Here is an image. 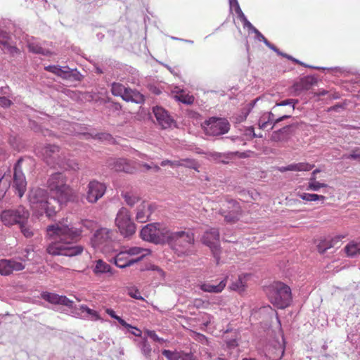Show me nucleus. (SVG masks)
<instances>
[{
    "label": "nucleus",
    "mask_w": 360,
    "mask_h": 360,
    "mask_svg": "<svg viewBox=\"0 0 360 360\" xmlns=\"http://www.w3.org/2000/svg\"><path fill=\"white\" fill-rule=\"evenodd\" d=\"M194 242V234L191 231H165V243L168 244L179 257L193 255Z\"/></svg>",
    "instance_id": "4"
},
{
    "label": "nucleus",
    "mask_w": 360,
    "mask_h": 360,
    "mask_svg": "<svg viewBox=\"0 0 360 360\" xmlns=\"http://www.w3.org/2000/svg\"><path fill=\"white\" fill-rule=\"evenodd\" d=\"M240 338V335L236 330L233 331L232 330H229L226 328V349H235V355L237 356L238 354V349L237 348L238 343V340Z\"/></svg>",
    "instance_id": "26"
},
{
    "label": "nucleus",
    "mask_w": 360,
    "mask_h": 360,
    "mask_svg": "<svg viewBox=\"0 0 360 360\" xmlns=\"http://www.w3.org/2000/svg\"><path fill=\"white\" fill-rule=\"evenodd\" d=\"M226 208H233L229 214H226V222H235L237 221L239 219L240 212V207L238 203L233 200H226Z\"/></svg>",
    "instance_id": "25"
},
{
    "label": "nucleus",
    "mask_w": 360,
    "mask_h": 360,
    "mask_svg": "<svg viewBox=\"0 0 360 360\" xmlns=\"http://www.w3.org/2000/svg\"><path fill=\"white\" fill-rule=\"evenodd\" d=\"M79 309L82 312H86L88 314L95 318V319H98L99 318V316L96 311L91 309L86 305H81Z\"/></svg>",
    "instance_id": "47"
},
{
    "label": "nucleus",
    "mask_w": 360,
    "mask_h": 360,
    "mask_svg": "<svg viewBox=\"0 0 360 360\" xmlns=\"http://www.w3.org/2000/svg\"><path fill=\"white\" fill-rule=\"evenodd\" d=\"M44 160L48 165L51 167L58 166L63 169H79L77 164L73 160L68 159L64 151L56 145L49 144L42 149Z\"/></svg>",
    "instance_id": "5"
},
{
    "label": "nucleus",
    "mask_w": 360,
    "mask_h": 360,
    "mask_svg": "<svg viewBox=\"0 0 360 360\" xmlns=\"http://www.w3.org/2000/svg\"><path fill=\"white\" fill-rule=\"evenodd\" d=\"M12 104V101L6 97H0V106L8 108Z\"/></svg>",
    "instance_id": "56"
},
{
    "label": "nucleus",
    "mask_w": 360,
    "mask_h": 360,
    "mask_svg": "<svg viewBox=\"0 0 360 360\" xmlns=\"http://www.w3.org/2000/svg\"><path fill=\"white\" fill-rule=\"evenodd\" d=\"M297 103L298 100L293 98L276 103L272 108L273 112H265L260 117L258 122L259 129H265L271 125L270 129H272L280 122L291 117Z\"/></svg>",
    "instance_id": "3"
},
{
    "label": "nucleus",
    "mask_w": 360,
    "mask_h": 360,
    "mask_svg": "<svg viewBox=\"0 0 360 360\" xmlns=\"http://www.w3.org/2000/svg\"><path fill=\"white\" fill-rule=\"evenodd\" d=\"M179 161V165L178 166H184L188 168H192L194 169H197L198 168V163L194 160L191 159H182Z\"/></svg>",
    "instance_id": "45"
},
{
    "label": "nucleus",
    "mask_w": 360,
    "mask_h": 360,
    "mask_svg": "<svg viewBox=\"0 0 360 360\" xmlns=\"http://www.w3.org/2000/svg\"><path fill=\"white\" fill-rule=\"evenodd\" d=\"M298 196L303 200L306 201H316L321 200L322 202L326 200V197L322 195L314 194V193H298Z\"/></svg>",
    "instance_id": "38"
},
{
    "label": "nucleus",
    "mask_w": 360,
    "mask_h": 360,
    "mask_svg": "<svg viewBox=\"0 0 360 360\" xmlns=\"http://www.w3.org/2000/svg\"><path fill=\"white\" fill-rule=\"evenodd\" d=\"M314 165H310L307 162L292 163L287 166L279 167L278 170L281 172H285L287 171H310L314 167Z\"/></svg>",
    "instance_id": "27"
},
{
    "label": "nucleus",
    "mask_w": 360,
    "mask_h": 360,
    "mask_svg": "<svg viewBox=\"0 0 360 360\" xmlns=\"http://www.w3.org/2000/svg\"><path fill=\"white\" fill-rule=\"evenodd\" d=\"M117 321H118V323L122 325V326H124V328H126L127 329H128L129 328H132V326H131L130 324L127 323L123 319H122L120 316H119L117 319Z\"/></svg>",
    "instance_id": "63"
},
{
    "label": "nucleus",
    "mask_w": 360,
    "mask_h": 360,
    "mask_svg": "<svg viewBox=\"0 0 360 360\" xmlns=\"http://www.w3.org/2000/svg\"><path fill=\"white\" fill-rule=\"evenodd\" d=\"M129 295L136 300H143V297L140 295V292L137 289H131L129 290Z\"/></svg>",
    "instance_id": "53"
},
{
    "label": "nucleus",
    "mask_w": 360,
    "mask_h": 360,
    "mask_svg": "<svg viewBox=\"0 0 360 360\" xmlns=\"http://www.w3.org/2000/svg\"><path fill=\"white\" fill-rule=\"evenodd\" d=\"M128 330L135 336H141V331L139 328L134 326H132V328H129Z\"/></svg>",
    "instance_id": "60"
},
{
    "label": "nucleus",
    "mask_w": 360,
    "mask_h": 360,
    "mask_svg": "<svg viewBox=\"0 0 360 360\" xmlns=\"http://www.w3.org/2000/svg\"><path fill=\"white\" fill-rule=\"evenodd\" d=\"M110 231L105 228L98 229L91 239L93 246L99 248L102 245H107L111 240Z\"/></svg>",
    "instance_id": "22"
},
{
    "label": "nucleus",
    "mask_w": 360,
    "mask_h": 360,
    "mask_svg": "<svg viewBox=\"0 0 360 360\" xmlns=\"http://www.w3.org/2000/svg\"><path fill=\"white\" fill-rule=\"evenodd\" d=\"M92 271L96 275L99 276L105 273H111V266L103 262L102 259L96 261L95 265L92 266Z\"/></svg>",
    "instance_id": "32"
},
{
    "label": "nucleus",
    "mask_w": 360,
    "mask_h": 360,
    "mask_svg": "<svg viewBox=\"0 0 360 360\" xmlns=\"http://www.w3.org/2000/svg\"><path fill=\"white\" fill-rule=\"evenodd\" d=\"M115 224L124 237H129L136 231V226L131 221L128 210L125 207H122L119 210L115 219Z\"/></svg>",
    "instance_id": "9"
},
{
    "label": "nucleus",
    "mask_w": 360,
    "mask_h": 360,
    "mask_svg": "<svg viewBox=\"0 0 360 360\" xmlns=\"http://www.w3.org/2000/svg\"><path fill=\"white\" fill-rule=\"evenodd\" d=\"M285 352V349L283 346L279 345L278 347L276 349V354L274 356H271L270 358L272 360H279L282 358Z\"/></svg>",
    "instance_id": "50"
},
{
    "label": "nucleus",
    "mask_w": 360,
    "mask_h": 360,
    "mask_svg": "<svg viewBox=\"0 0 360 360\" xmlns=\"http://www.w3.org/2000/svg\"><path fill=\"white\" fill-rule=\"evenodd\" d=\"M28 200L37 215L42 216L45 214L49 219L54 217L62 206L56 197H49L47 192L40 188H32L29 192Z\"/></svg>",
    "instance_id": "2"
},
{
    "label": "nucleus",
    "mask_w": 360,
    "mask_h": 360,
    "mask_svg": "<svg viewBox=\"0 0 360 360\" xmlns=\"http://www.w3.org/2000/svg\"><path fill=\"white\" fill-rule=\"evenodd\" d=\"M67 178L63 172H56L50 175L46 184L58 202L62 205L72 198V189L67 184Z\"/></svg>",
    "instance_id": "6"
},
{
    "label": "nucleus",
    "mask_w": 360,
    "mask_h": 360,
    "mask_svg": "<svg viewBox=\"0 0 360 360\" xmlns=\"http://www.w3.org/2000/svg\"><path fill=\"white\" fill-rule=\"evenodd\" d=\"M46 231L56 240L46 248V252L49 255L74 257L83 252L84 248L82 245H72L81 236L82 231L74 227L68 219L48 226Z\"/></svg>",
    "instance_id": "1"
},
{
    "label": "nucleus",
    "mask_w": 360,
    "mask_h": 360,
    "mask_svg": "<svg viewBox=\"0 0 360 360\" xmlns=\"http://www.w3.org/2000/svg\"><path fill=\"white\" fill-rule=\"evenodd\" d=\"M179 165V161H171L169 160H165L161 162L160 165L165 167L166 165H170L172 167H176Z\"/></svg>",
    "instance_id": "57"
},
{
    "label": "nucleus",
    "mask_w": 360,
    "mask_h": 360,
    "mask_svg": "<svg viewBox=\"0 0 360 360\" xmlns=\"http://www.w3.org/2000/svg\"><path fill=\"white\" fill-rule=\"evenodd\" d=\"M347 158L352 160H358L360 161V149L354 150L352 153H350Z\"/></svg>",
    "instance_id": "55"
},
{
    "label": "nucleus",
    "mask_w": 360,
    "mask_h": 360,
    "mask_svg": "<svg viewBox=\"0 0 360 360\" xmlns=\"http://www.w3.org/2000/svg\"><path fill=\"white\" fill-rule=\"evenodd\" d=\"M106 191V186L96 180L91 181L87 186L86 193L83 195L88 202L96 203L101 198Z\"/></svg>",
    "instance_id": "14"
},
{
    "label": "nucleus",
    "mask_w": 360,
    "mask_h": 360,
    "mask_svg": "<svg viewBox=\"0 0 360 360\" xmlns=\"http://www.w3.org/2000/svg\"><path fill=\"white\" fill-rule=\"evenodd\" d=\"M82 224L88 230H92L96 226V222L93 220L84 219L82 221Z\"/></svg>",
    "instance_id": "48"
},
{
    "label": "nucleus",
    "mask_w": 360,
    "mask_h": 360,
    "mask_svg": "<svg viewBox=\"0 0 360 360\" xmlns=\"http://www.w3.org/2000/svg\"><path fill=\"white\" fill-rule=\"evenodd\" d=\"M25 268V264L13 259H0V274L1 276H9L13 271H22Z\"/></svg>",
    "instance_id": "17"
},
{
    "label": "nucleus",
    "mask_w": 360,
    "mask_h": 360,
    "mask_svg": "<svg viewBox=\"0 0 360 360\" xmlns=\"http://www.w3.org/2000/svg\"><path fill=\"white\" fill-rule=\"evenodd\" d=\"M328 185L326 184L320 183L316 180L309 181L307 190V191H319L321 188H326Z\"/></svg>",
    "instance_id": "43"
},
{
    "label": "nucleus",
    "mask_w": 360,
    "mask_h": 360,
    "mask_svg": "<svg viewBox=\"0 0 360 360\" xmlns=\"http://www.w3.org/2000/svg\"><path fill=\"white\" fill-rule=\"evenodd\" d=\"M145 250H143L139 247H133L129 248L126 252H127V254H129V257H131V256L139 255L140 253Z\"/></svg>",
    "instance_id": "51"
},
{
    "label": "nucleus",
    "mask_w": 360,
    "mask_h": 360,
    "mask_svg": "<svg viewBox=\"0 0 360 360\" xmlns=\"http://www.w3.org/2000/svg\"><path fill=\"white\" fill-rule=\"evenodd\" d=\"M144 256L145 255L143 254L136 258H132L129 257L127 252L122 251L117 254L114 257V263L117 267L123 269L140 262Z\"/></svg>",
    "instance_id": "21"
},
{
    "label": "nucleus",
    "mask_w": 360,
    "mask_h": 360,
    "mask_svg": "<svg viewBox=\"0 0 360 360\" xmlns=\"http://www.w3.org/2000/svg\"><path fill=\"white\" fill-rule=\"evenodd\" d=\"M229 3L230 12L232 13L233 11H235L238 17L241 15V13H243L240 7L238 0H229Z\"/></svg>",
    "instance_id": "44"
},
{
    "label": "nucleus",
    "mask_w": 360,
    "mask_h": 360,
    "mask_svg": "<svg viewBox=\"0 0 360 360\" xmlns=\"http://www.w3.org/2000/svg\"><path fill=\"white\" fill-rule=\"evenodd\" d=\"M245 134L250 136L252 138H255L257 136V134L255 133L254 127H250L245 129Z\"/></svg>",
    "instance_id": "61"
},
{
    "label": "nucleus",
    "mask_w": 360,
    "mask_h": 360,
    "mask_svg": "<svg viewBox=\"0 0 360 360\" xmlns=\"http://www.w3.org/2000/svg\"><path fill=\"white\" fill-rule=\"evenodd\" d=\"M250 277L249 274L240 275L238 277L229 285V290L231 291H236L238 293H242L245 290L247 287V282Z\"/></svg>",
    "instance_id": "23"
},
{
    "label": "nucleus",
    "mask_w": 360,
    "mask_h": 360,
    "mask_svg": "<svg viewBox=\"0 0 360 360\" xmlns=\"http://www.w3.org/2000/svg\"><path fill=\"white\" fill-rule=\"evenodd\" d=\"M225 288V282L224 281H221L218 285H212L210 283H202L200 285V289L204 292H212V293H219L221 292L224 288Z\"/></svg>",
    "instance_id": "33"
},
{
    "label": "nucleus",
    "mask_w": 360,
    "mask_h": 360,
    "mask_svg": "<svg viewBox=\"0 0 360 360\" xmlns=\"http://www.w3.org/2000/svg\"><path fill=\"white\" fill-rule=\"evenodd\" d=\"M106 313L112 319L117 320V319L119 317V316H117L115 311L112 309H106Z\"/></svg>",
    "instance_id": "64"
},
{
    "label": "nucleus",
    "mask_w": 360,
    "mask_h": 360,
    "mask_svg": "<svg viewBox=\"0 0 360 360\" xmlns=\"http://www.w3.org/2000/svg\"><path fill=\"white\" fill-rule=\"evenodd\" d=\"M146 334L148 337H150L154 341L159 340V337L157 335V334L155 333V332L154 330H146Z\"/></svg>",
    "instance_id": "62"
},
{
    "label": "nucleus",
    "mask_w": 360,
    "mask_h": 360,
    "mask_svg": "<svg viewBox=\"0 0 360 360\" xmlns=\"http://www.w3.org/2000/svg\"><path fill=\"white\" fill-rule=\"evenodd\" d=\"M266 294L271 303L279 309L286 308L292 301L290 287L282 282H275L269 285Z\"/></svg>",
    "instance_id": "7"
},
{
    "label": "nucleus",
    "mask_w": 360,
    "mask_h": 360,
    "mask_svg": "<svg viewBox=\"0 0 360 360\" xmlns=\"http://www.w3.org/2000/svg\"><path fill=\"white\" fill-rule=\"evenodd\" d=\"M11 39L10 34L0 27V49L4 53L14 56L19 53V49L10 43Z\"/></svg>",
    "instance_id": "20"
},
{
    "label": "nucleus",
    "mask_w": 360,
    "mask_h": 360,
    "mask_svg": "<svg viewBox=\"0 0 360 360\" xmlns=\"http://www.w3.org/2000/svg\"><path fill=\"white\" fill-rule=\"evenodd\" d=\"M259 100V98L255 99L254 101H251L250 103H248V111L247 112L245 113V119L246 118V117L248 116V115L250 112L251 110L254 108L255 105L256 104V103Z\"/></svg>",
    "instance_id": "59"
},
{
    "label": "nucleus",
    "mask_w": 360,
    "mask_h": 360,
    "mask_svg": "<svg viewBox=\"0 0 360 360\" xmlns=\"http://www.w3.org/2000/svg\"><path fill=\"white\" fill-rule=\"evenodd\" d=\"M153 112L156 118L157 124L163 129L170 128L174 124V119L168 112L160 106L153 108Z\"/></svg>",
    "instance_id": "16"
},
{
    "label": "nucleus",
    "mask_w": 360,
    "mask_h": 360,
    "mask_svg": "<svg viewBox=\"0 0 360 360\" xmlns=\"http://www.w3.org/2000/svg\"><path fill=\"white\" fill-rule=\"evenodd\" d=\"M11 186V171L8 169L3 175H0V200L4 197Z\"/></svg>",
    "instance_id": "28"
},
{
    "label": "nucleus",
    "mask_w": 360,
    "mask_h": 360,
    "mask_svg": "<svg viewBox=\"0 0 360 360\" xmlns=\"http://www.w3.org/2000/svg\"><path fill=\"white\" fill-rule=\"evenodd\" d=\"M340 239V237H338L331 240H321L318 245H317V250L321 254H323L326 252V251L333 247H334L338 243H339V240Z\"/></svg>",
    "instance_id": "34"
},
{
    "label": "nucleus",
    "mask_w": 360,
    "mask_h": 360,
    "mask_svg": "<svg viewBox=\"0 0 360 360\" xmlns=\"http://www.w3.org/2000/svg\"><path fill=\"white\" fill-rule=\"evenodd\" d=\"M206 134L219 136L225 133V119L212 117L203 123Z\"/></svg>",
    "instance_id": "15"
},
{
    "label": "nucleus",
    "mask_w": 360,
    "mask_h": 360,
    "mask_svg": "<svg viewBox=\"0 0 360 360\" xmlns=\"http://www.w3.org/2000/svg\"><path fill=\"white\" fill-rule=\"evenodd\" d=\"M122 196L124 198L126 203L131 207L134 206L140 200L133 192H122Z\"/></svg>",
    "instance_id": "41"
},
{
    "label": "nucleus",
    "mask_w": 360,
    "mask_h": 360,
    "mask_svg": "<svg viewBox=\"0 0 360 360\" xmlns=\"http://www.w3.org/2000/svg\"><path fill=\"white\" fill-rule=\"evenodd\" d=\"M210 157L213 160L224 162V160H223V158H224V155L222 153L217 152L210 153Z\"/></svg>",
    "instance_id": "52"
},
{
    "label": "nucleus",
    "mask_w": 360,
    "mask_h": 360,
    "mask_svg": "<svg viewBox=\"0 0 360 360\" xmlns=\"http://www.w3.org/2000/svg\"><path fill=\"white\" fill-rule=\"evenodd\" d=\"M232 155H236L240 158H245L247 157L246 154L245 153H240V152H234V153H226V159L230 158V156Z\"/></svg>",
    "instance_id": "58"
},
{
    "label": "nucleus",
    "mask_w": 360,
    "mask_h": 360,
    "mask_svg": "<svg viewBox=\"0 0 360 360\" xmlns=\"http://www.w3.org/2000/svg\"><path fill=\"white\" fill-rule=\"evenodd\" d=\"M45 70L71 82H80L84 78V76L76 68L72 69L68 66L49 65L45 68Z\"/></svg>",
    "instance_id": "13"
},
{
    "label": "nucleus",
    "mask_w": 360,
    "mask_h": 360,
    "mask_svg": "<svg viewBox=\"0 0 360 360\" xmlns=\"http://www.w3.org/2000/svg\"><path fill=\"white\" fill-rule=\"evenodd\" d=\"M107 165L116 172L132 174L135 170L130 162L124 158H110L107 161Z\"/></svg>",
    "instance_id": "18"
},
{
    "label": "nucleus",
    "mask_w": 360,
    "mask_h": 360,
    "mask_svg": "<svg viewBox=\"0 0 360 360\" xmlns=\"http://www.w3.org/2000/svg\"><path fill=\"white\" fill-rule=\"evenodd\" d=\"M139 347L142 354L147 358L149 359L151 354V347L146 339H143L139 343Z\"/></svg>",
    "instance_id": "42"
},
{
    "label": "nucleus",
    "mask_w": 360,
    "mask_h": 360,
    "mask_svg": "<svg viewBox=\"0 0 360 360\" xmlns=\"http://www.w3.org/2000/svg\"><path fill=\"white\" fill-rule=\"evenodd\" d=\"M162 354L167 360H184V358H183V356L186 354L184 353H180L176 351L172 352L168 349H163Z\"/></svg>",
    "instance_id": "40"
},
{
    "label": "nucleus",
    "mask_w": 360,
    "mask_h": 360,
    "mask_svg": "<svg viewBox=\"0 0 360 360\" xmlns=\"http://www.w3.org/2000/svg\"><path fill=\"white\" fill-rule=\"evenodd\" d=\"M176 98L179 101L184 104H191L194 101V98L189 95L180 94L176 96Z\"/></svg>",
    "instance_id": "46"
},
{
    "label": "nucleus",
    "mask_w": 360,
    "mask_h": 360,
    "mask_svg": "<svg viewBox=\"0 0 360 360\" xmlns=\"http://www.w3.org/2000/svg\"><path fill=\"white\" fill-rule=\"evenodd\" d=\"M202 242L210 248L215 262L218 264L220 259V254L221 253L219 231L214 228L206 231L202 235Z\"/></svg>",
    "instance_id": "10"
},
{
    "label": "nucleus",
    "mask_w": 360,
    "mask_h": 360,
    "mask_svg": "<svg viewBox=\"0 0 360 360\" xmlns=\"http://www.w3.org/2000/svg\"><path fill=\"white\" fill-rule=\"evenodd\" d=\"M31 127L35 131H40L44 136H47L50 134V131L45 129H43L41 126L38 125L35 122H32L31 123Z\"/></svg>",
    "instance_id": "49"
},
{
    "label": "nucleus",
    "mask_w": 360,
    "mask_h": 360,
    "mask_svg": "<svg viewBox=\"0 0 360 360\" xmlns=\"http://www.w3.org/2000/svg\"><path fill=\"white\" fill-rule=\"evenodd\" d=\"M18 228L21 232V233L26 238H31L34 235V229L33 227L29 224L28 221H25L21 224L18 226Z\"/></svg>",
    "instance_id": "36"
},
{
    "label": "nucleus",
    "mask_w": 360,
    "mask_h": 360,
    "mask_svg": "<svg viewBox=\"0 0 360 360\" xmlns=\"http://www.w3.org/2000/svg\"><path fill=\"white\" fill-rule=\"evenodd\" d=\"M41 297L53 304H60L66 306L70 309L74 308V302L70 300L66 296L59 295L53 292H43L41 294Z\"/></svg>",
    "instance_id": "19"
},
{
    "label": "nucleus",
    "mask_w": 360,
    "mask_h": 360,
    "mask_svg": "<svg viewBox=\"0 0 360 360\" xmlns=\"http://www.w3.org/2000/svg\"><path fill=\"white\" fill-rule=\"evenodd\" d=\"M159 224H148L140 232L141 238L155 244H165V231L160 230Z\"/></svg>",
    "instance_id": "12"
},
{
    "label": "nucleus",
    "mask_w": 360,
    "mask_h": 360,
    "mask_svg": "<svg viewBox=\"0 0 360 360\" xmlns=\"http://www.w3.org/2000/svg\"><path fill=\"white\" fill-rule=\"evenodd\" d=\"M315 79L313 77H305L300 79V82L293 85L295 91H302L308 90L314 84Z\"/></svg>",
    "instance_id": "31"
},
{
    "label": "nucleus",
    "mask_w": 360,
    "mask_h": 360,
    "mask_svg": "<svg viewBox=\"0 0 360 360\" xmlns=\"http://www.w3.org/2000/svg\"><path fill=\"white\" fill-rule=\"evenodd\" d=\"M122 99L127 102L142 104L145 101L144 96L136 89L127 87Z\"/></svg>",
    "instance_id": "24"
},
{
    "label": "nucleus",
    "mask_w": 360,
    "mask_h": 360,
    "mask_svg": "<svg viewBox=\"0 0 360 360\" xmlns=\"http://www.w3.org/2000/svg\"><path fill=\"white\" fill-rule=\"evenodd\" d=\"M152 213L151 207L149 205L142 204L141 205L137 210L136 219L143 223L148 220L150 215Z\"/></svg>",
    "instance_id": "30"
},
{
    "label": "nucleus",
    "mask_w": 360,
    "mask_h": 360,
    "mask_svg": "<svg viewBox=\"0 0 360 360\" xmlns=\"http://www.w3.org/2000/svg\"><path fill=\"white\" fill-rule=\"evenodd\" d=\"M127 87L120 83L114 82L112 84L111 92L112 95L120 96L122 98L124 96Z\"/></svg>",
    "instance_id": "39"
},
{
    "label": "nucleus",
    "mask_w": 360,
    "mask_h": 360,
    "mask_svg": "<svg viewBox=\"0 0 360 360\" xmlns=\"http://www.w3.org/2000/svg\"><path fill=\"white\" fill-rule=\"evenodd\" d=\"M238 18L243 23L244 27H248L249 30H250L253 27L251 22L247 19L244 13H241V15L238 16Z\"/></svg>",
    "instance_id": "54"
},
{
    "label": "nucleus",
    "mask_w": 360,
    "mask_h": 360,
    "mask_svg": "<svg viewBox=\"0 0 360 360\" xmlns=\"http://www.w3.org/2000/svg\"><path fill=\"white\" fill-rule=\"evenodd\" d=\"M22 158H20L15 163L13 169L12 187L20 198L23 196L27 188V181L22 168Z\"/></svg>",
    "instance_id": "11"
},
{
    "label": "nucleus",
    "mask_w": 360,
    "mask_h": 360,
    "mask_svg": "<svg viewBox=\"0 0 360 360\" xmlns=\"http://www.w3.org/2000/svg\"><path fill=\"white\" fill-rule=\"evenodd\" d=\"M291 125H287L272 132L271 140L276 142L286 141L290 134Z\"/></svg>",
    "instance_id": "29"
},
{
    "label": "nucleus",
    "mask_w": 360,
    "mask_h": 360,
    "mask_svg": "<svg viewBox=\"0 0 360 360\" xmlns=\"http://www.w3.org/2000/svg\"><path fill=\"white\" fill-rule=\"evenodd\" d=\"M345 252L348 257H354L360 255V241H352L345 248Z\"/></svg>",
    "instance_id": "35"
},
{
    "label": "nucleus",
    "mask_w": 360,
    "mask_h": 360,
    "mask_svg": "<svg viewBox=\"0 0 360 360\" xmlns=\"http://www.w3.org/2000/svg\"><path fill=\"white\" fill-rule=\"evenodd\" d=\"M29 51L36 53V54H41L43 56H50L51 51L48 49H44L41 47L39 44L37 43H29L28 44Z\"/></svg>",
    "instance_id": "37"
},
{
    "label": "nucleus",
    "mask_w": 360,
    "mask_h": 360,
    "mask_svg": "<svg viewBox=\"0 0 360 360\" xmlns=\"http://www.w3.org/2000/svg\"><path fill=\"white\" fill-rule=\"evenodd\" d=\"M30 212L25 207L20 205L15 208L3 210L0 214V219L6 227L18 226L30 219Z\"/></svg>",
    "instance_id": "8"
}]
</instances>
